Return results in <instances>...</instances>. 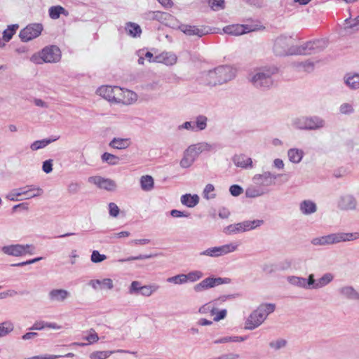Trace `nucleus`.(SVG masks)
I'll use <instances>...</instances> for the list:
<instances>
[{
  "label": "nucleus",
  "instance_id": "f257e3e1",
  "mask_svg": "<svg viewBox=\"0 0 359 359\" xmlns=\"http://www.w3.org/2000/svg\"><path fill=\"white\" fill-rule=\"evenodd\" d=\"M236 69L229 65L218 66L201 74V83L205 86H215L225 83L236 76Z\"/></svg>",
  "mask_w": 359,
  "mask_h": 359
},
{
  "label": "nucleus",
  "instance_id": "f03ea898",
  "mask_svg": "<svg viewBox=\"0 0 359 359\" xmlns=\"http://www.w3.org/2000/svg\"><path fill=\"white\" fill-rule=\"evenodd\" d=\"M278 72V69L274 65L261 67L252 76L250 81L255 88L267 90L273 86L274 82L272 76Z\"/></svg>",
  "mask_w": 359,
  "mask_h": 359
},
{
  "label": "nucleus",
  "instance_id": "7ed1b4c3",
  "mask_svg": "<svg viewBox=\"0 0 359 359\" xmlns=\"http://www.w3.org/2000/svg\"><path fill=\"white\" fill-rule=\"evenodd\" d=\"M275 309L276 305L272 303L260 304L247 318L245 323V328L250 330L257 328L262 324L270 313L275 311Z\"/></svg>",
  "mask_w": 359,
  "mask_h": 359
},
{
  "label": "nucleus",
  "instance_id": "20e7f679",
  "mask_svg": "<svg viewBox=\"0 0 359 359\" xmlns=\"http://www.w3.org/2000/svg\"><path fill=\"white\" fill-rule=\"evenodd\" d=\"M61 50L55 45L43 48L37 54H34L30 60L34 64L56 63L61 59Z\"/></svg>",
  "mask_w": 359,
  "mask_h": 359
},
{
  "label": "nucleus",
  "instance_id": "39448f33",
  "mask_svg": "<svg viewBox=\"0 0 359 359\" xmlns=\"http://www.w3.org/2000/svg\"><path fill=\"white\" fill-rule=\"evenodd\" d=\"M292 125L301 130H317L325 126V121L318 116H301L295 118Z\"/></svg>",
  "mask_w": 359,
  "mask_h": 359
},
{
  "label": "nucleus",
  "instance_id": "423d86ee",
  "mask_svg": "<svg viewBox=\"0 0 359 359\" xmlns=\"http://www.w3.org/2000/svg\"><path fill=\"white\" fill-rule=\"evenodd\" d=\"M327 46V41L323 39H318L295 46V50L292 53L294 55H311L323 50Z\"/></svg>",
  "mask_w": 359,
  "mask_h": 359
},
{
  "label": "nucleus",
  "instance_id": "0eeeda50",
  "mask_svg": "<svg viewBox=\"0 0 359 359\" xmlns=\"http://www.w3.org/2000/svg\"><path fill=\"white\" fill-rule=\"evenodd\" d=\"M291 38L284 36L278 37L273 44V52L278 56L293 55L295 46H290Z\"/></svg>",
  "mask_w": 359,
  "mask_h": 359
},
{
  "label": "nucleus",
  "instance_id": "6e6552de",
  "mask_svg": "<svg viewBox=\"0 0 359 359\" xmlns=\"http://www.w3.org/2000/svg\"><path fill=\"white\" fill-rule=\"evenodd\" d=\"M238 245L236 243H231L220 246H215L209 248L200 252L201 256H208L211 257H218L222 255H227L230 252L236 251Z\"/></svg>",
  "mask_w": 359,
  "mask_h": 359
},
{
  "label": "nucleus",
  "instance_id": "1a4fd4ad",
  "mask_svg": "<svg viewBox=\"0 0 359 359\" xmlns=\"http://www.w3.org/2000/svg\"><path fill=\"white\" fill-rule=\"evenodd\" d=\"M1 250L6 255L20 257L27 254L33 255L34 253L35 248L33 245L14 244L4 246Z\"/></svg>",
  "mask_w": 359,
  "mask_h": 359
},
{
  "label": "nucleus",
  "instance_id": "9d476101",
  "mask_svg": "<svg viewBox=\"0 0 359 359\" xmlns=\"http://www.w3.org/2000/svg\"><path fill=\"white\" fill-rule=\"evenodd\" d=\"M231 282V280L229 278L208 277L203 279L199 283L196 284L194 286V290L196 292H201L217 285L229 284Z\"/></svg>",
  "mask_w": 359,
  "mask_h": 359
},
{
  "label": "nucleus",
  "instance_id": "9b49d317",
  "mask_svg": "<svg viewBox=\"0 0 359 359\" xmlns=\"http://www.w3.org/2000/svg\"><path fill=\"white\" fill-rule=\"evenodd\" d=\"M43 30L41 23H33L20 30L19 37L22 42H27L38 37Z\"/></svg>",
  "mask_w": 359,
  "mask_h": 359
},
{
  "label": "nucleus",
  "instance_id": "f8f14e48",
  "mask_svg": "<svg viewBox=\"0 0 359 359\" xmlns=\"http://www.w3.org/2000/svg\"><path fill=\"white\" fill-rule=\"evenodd\" d=\"M122 89L118 86H102L97 88V93L111 102H121V99L117 97V95L121 92Z\"/></svg>",
  "mask_w": 359,
  "mask_h": 359
},
{
  "label": "nucleus",
  "instance_id": "ddd939ff",
  "mask_svg": "<svg viewBox=\"0 0 359 359\" xmlns=\"http://www.w3.org/2000/svg\"><path fill=\"white\" fill-rule=\"evenodd\" d=\"M280 175H274L271 172L266 171L263 172L262 174H256L253 178L252 181L255 184V185L259 186L260 187H263L265 189H269L268 187L275 184L276 180Z\"/></svg>",
  "mask_w": 359,
  "mask_h": 359
},
{
  "label": "nucleus",
  "instance_id": "4468645a",
  "mask_svg": "<svg viewBox=\"0 0 359 359\" xmlns=\"http://www.w3.org/2000/svg\"><path fill=\"white\" fill-rule=\"evenodd\" d=\"M235 297H236L235 294L222 295V296L219 297L218 298L211 301L210 302L205 304L203 306H201L198 309V312L201 314H206L208 312H210L211 314H214L215 313V311H216L215 307L217 306L226 302L228 299H231Z\"/></svg>",
  "mask_w": 359,
  "mask_h": 359
},
{
  "label": "nucleus",
  "instance_id": "2eb2a0df",
  "mask_svg": "<svg viewBox=\"0 0 359 359\" xmlns=\"http://www.w3.org/2000/svg\"><path fill=\"white\" fill-rule=\"evenodd\" d=\"M358 202L352 194L341 196L337 203V207L344 211L355 210L357 208Z\"/></svg>",
  "mask_w": 359,
  "mask_h": 359
},
{
  "label": "nucleus",
  "instance_id": "dca6fc26",
  "mask_svg": "<svg viewBox=\"0 0 359 359\" xmlns=\"http://www.w3.org/2000/svg\"><path fill=\"white\" fill-rule=\"evenodd\" d=\"M149 18L157 20L166 26L173 27L175 25V18L170 13L162 11H151L149 13Z\"/></svg>",
  "mask_w": 359,
  "mask_h": 359
},
{
  "label": "nucleus",
  "instance_id": "f3484780",
  "mask_svg": "<svg viewBox=\"0 0 359 359\" xmlns=\"http://www.w3.org/2000/svg\"><path fill=\"white\" fill-rule=\"evenodd\" d=\"M88 182L97 185L100 189L107 191H113L116 188V183L114 180L100 176L90 177Z\"/></svg>",
  "mask_w": 359,
  "mask_h": 359
},
{
  "label": "nucleus",
  "instance_id": "a211bd4d",
  "mask_svg": "<svg viewBox=\"0 0 359 359\" xmlns=\"http://www.w3.org/2000/svg\"><path fill=\"white\" fill-rule=\"evenodd\" d=\"M178 29L187 36H197L198 37H202L203 36L208 34L209 32L205 29H200L197 26L190 25L187 24H180L177 26Z\"/></svg>",
  "mask_w": 359,
  "mask_h": 359
},
{
  "label": "nucleus",
  "instance_id": "6ab92c4d",
  "mask_svg": "<svg viewBox=\"0 0 359 359\" xmlns=\"http://www.w3.org/2000/svg\"><path fill=\"white\" fill-rule=\"evenodd\" d=\"M287 281L292 285L297 286L304 289H311L312 275H309L308 278L298 277V276H289Z\"/></svg>",
  "mask_w": 359,
  "mask_h": 359
},
{
  "label": "nucleus",
  "instance_id": "aec40b11",
  "mask_svg": "<svg viewBox=\"0 0 359 359\" xmlns=\"http://www.w3.org/2000/svg\"><path fill=\"white\" fill-rule=\"evenodd\" d=\"M311 243L316 246L337 244L336 233H332L328 235L313 238L311 241Z\"/></svg>",
  "mask_w": 359,
  "mask_h": 359
},
{
  "label": "nucleus",
  "instance_id": "412c9836",
  "mask_svg": "<svg viewBox=\"0 0 359 359\" xmlns=\"http://www.w3.org/2000/svg\"><path fill=\"white\" fill-rule=\"evenodd\" d=\"M223 31L227 34L239 36L249 32L250 29L248 25L235 24L224 27Z\"/></svg>",
  "mask_w": 359,
  "mask_h": 359
},
{
  "label": "nucleus",
  "instance_id": "4be33fe9",
  "mask_svg": "<svg viewBox=\"0 0 359 359\" xmlns=\"http://www.w3.org/2000/svg\"><path fill=\"white\" fill-rule=\"evenodd\" d=\"M312 275V285L311 289H319L328 285L333 280L334 276L331 273H325L321 278L318 280L314 279V275Z\"/></svg>",
  "mask_w": 359,
  "mask_h": 359
},
{
  "label": "nucleus",
  "instance_id": "5701e85b",
  "mask_svg": "<svg viewBox=\"0 0 359 359\" xmlns=\"http://www.w3.org/2000/svg\"><path fill=\"white\" fill-rule=\"evenodd\" d=\"M69 296V292L65 289H53L48 293V298L52 302H64Z\"/></svg>",
  "mask_w": 359,
  "mask_h": 359
},
{
  "label": "nucleus",
  "instance_id": "b1692460",
  "mask_svg": "<svg viewBox=\"0 0 359 359\" xmlns=\"http://www.w3.org/2000/svg\"><path fill=\"white\" fill-rule=\"evenodd\" d=\"M344 83L352 90L359 89V74L346 73L344 76Z\"/></svg>",
  "mask_w": 359,
  "mask_h": 359
},
{
  "label": "nucleus",
  "instance_id": "393cba45",
  "mask_svg": "<svg viewBox=\"0 0 359 359\" xmlns=\"http://www.w3.org/2000/svg\"><path fill=\"white\" fill-rule=\"evenodd\" d=\"M232 161L237 167L245 169L252 168L253 167L252 158L247 157L244 154L235 155Z\"/></svg>",
  "mask_w": 359,
  "mask_h": 359
},
{
  "label": "nucleus",
  "instance_id": "a878e982",
  "mask_svg": "<svg viewBox=\"0 0 359 359\" xmlns=\"http://www.w3.org/2000/svg\"><path fill=\"white\" fill-rule=\"evenodd\" d=\"M269 191V189L260 187L259 186L257 185L251 186L246 189L245 196L248 198H256L266 194Z\"/></svg>",
  "mask_w": 359,
  "mask_h": 359
},
{
  "label": "nucleus",
  "instance_id": "bb28decb",
  "mask_svg": "<svg viewBox=\"0 0 359 359\" xmlns=\"http://www.w3.org/2000/svg\"><path fill=\"white\" fill-rule=\"evenodd\" d=\"M16 190H18V193H20L19 196H22L23 194H27L28 193H29L32 191H36V194H33L29 196L27 198V199L40 196L43 193V191L41 188L36 187L35 185H33V184L27 185L25 187H20L19 189H16Z\"/></svg>",
  "mask_w": 359,
  "mask_h": 359
},
{
  "label": "nucleus",
  "instance_id": "cd10ccee",
  "mask_svg": "<svg viewBox=\"0 0 359 359\" xmlns=\"http://www.w3.org/2000/svg\"><path fill=\"white\" fill-rule=\"evenodd\" d=\"M131 140L130 138L114 137L109 142V145L111 148L116 149H125L130 147Z\"/></svg>",
  "mask_w": 359,
  "mask_h": 359
},
{
  "label": "nucleus",
  "instance_id": "c85d7f7f",
  "mask_svg": "<svg viewBox=\"0 0 359 359\" xmlns=\"http://www.w3.org/2000/svg\"><path fill=\"white\" fill-rule=\"evenodd\" d=\"M211 147V145L206 142H201L189 146L187 149L189 152H191L196 157V156L203 151H210Z\"/></svg>",
  "mask_w": 359,
  "mask_h": 359
},
{
  "label": "nucleus",
  "instance_id": "c756f323",
  "mask_svg": "<svg viewBox=\"0 0 359 359\" xmlns=\"http://www.w3.org/2000/svg\"><path fill=\"white\" fill-rule=\"evenodd\" d=\"M299 209L304 215H311L316 212L317 207L314 202L305 200L300 203Z\"/></svg>",
  "mask_w": 359,
  "mask_h": 359
},
{
  "label": "nucleus",
  "instance_id": "7c9ffc66",
  "mask_svg": "<svg viewBox=\"0 0 359 359\" xmlns=\"http://www.w3.org/2000/svg\"><path fill=\"white\" fill-rule=\"evenodd\" d=\"M199 202V197L196 194H186L182 196L181 203L188 208L195 207Z\"/></svg>",
  "mask_w": 359,
  "mask_h": 359
},
{
  "label": "nucleus",
  "instance_id": "2f4dec72",
  "mask_svg": "<svg viewBox=\"0 0 359 359\" xmlns=\"http://www.w3.org/2000/svg\"><path fill=\"white\" fill-rule=\"evenodd\" d=\"M336 236L337 243H339L341 242L353 241L359 239V232H337Z\"/></svg>",
  "mask_w": 359,
  "mask_h": 359
},
{
  "label": "nucleus",
  "instance_id": "473e14b6",
  "mask_svg": "<svg viewBox=\"0 0 359 359\" xmlns=\"http://www.w3.org/2000/svg\"><path fill=\"white\" fill-rule=\"evenodd\" d=\"M59 136L54 137H50L46 139H43L40 140L34 141L31 145L30 149L32 151H36L40 149H43L46 147L49 144L59 139Z\"/></svg>",
  "mask_w": 359,
  "mask_h": 359
},
{
  "label": "nucleus",
  "instance_id": "72a5a7b5",
  "mask_svg": "<svg viewBox=\"0 0 359 359\" xmlns=\"http://www.w3.org/2000/svg\"><path fill=\"white\" fill-rule=\"evenodd\" d=\"M126 33L132 37H140L142 33L140 26L135 22H127L125 27Z\"/></svg>",
  "mask_w": 359,
  "mask_h": 359
},
{
  "label": "nucleus",
  "instance_id": "f704fd0d",
  "mask_svg": "<svg viewBox=\"0 0 359 359\" xmlns=\"http://www.w3.org/2000/svg\"><path fill=\"white\" fill-rule=\"evenodd\" d=\"M287 156L292 163H298L304 156V151L296 148L290 149L287 151Z\"/></svg>",
  "mask_w": 359,
  "mask_h": 359
},
{
  "label": "nucleus",
  "instance_id": "c9c22d12",
  "mask_svg": "<svg viewBox=\"0 0 359 359\" xmlns=\"http://www.w3.org/2000/svg\"><path fill=\"white\" fill-rule=\"evenodd\" d=\"M339 292L348 299L359 300V293L351 286H346L340 288Z\"/></svg>",
  "mask_w": 359,
  "mask_h": 359
},
{
  "label": "nucleus",
  "instance_id": "e433bc0d",
  "mask_svg": "<svg viewBox=\"0 0 359 359\" xmlns=\"http://www.w3.org/2000/svg\"><path fill=\"white\" fill-rule=\"evenodd\" d=\"M245 232L242 222L230 224L224 229V233L226 235H233Z\"/></svg>",
  "mask_w": 359,
  "mask_h": 359
},
{
  "label": "nucleus",
  "instance_id": "4c0bfd02",
  "mask_svg": "<svg viewBox=\"0 0 359 359\" xmlns=\"http://www.w3.org/2000/svg\"><path fill=\"white\" fill-rule=\"evenodd\" d=\"M195 155L192 154L191 152L188 151L187 149L184 154V156L180 161V165L182 168H189L195 161Z\"/></svg>",
  "mask_w": 359,
  "mask_h": 359
},
{
  "label": "nucleus",
  "instance_id": "58836bf2",
  "mask_svg": "<svg viewBox=\"0 0 359 359\" xmlns=\"http://www.w3.org/2000/svg\"><path fill=\"white\" fill-rule=\"evenodd\" d=\"M141 188L144 191H151L154 188V179L150 175H144L140 178Z\"/></svg>",
  "mask_w": 359,
  "mask_h": 359
},
{
  "label": "nucleus",
  "instance_id": "ea45409f",
  "mask_svg": "<svg viewBox=\"0 0 359 359\" xmlns=\"http://www.w3.org/2000/svg\"><path fill=\"white\" fill-rule=\"evenodd\" d=\"M19 25L18 24H13L8 25L7 29L3 32V40L4 42H8L15 34Z\"/></svg>",
  "mask_w": 359,
  "mask_h": 359
},
{
  "label": "nucleus",
  "instance_id": "a19ab883",
  "mask_svg": "<svg viewBox=\"0 0 359 359\" xmlns=\"http://www.w3.org/2000/svg\"><path fill=\"white\" fill-rule=\"evenodd\" d=\"M48 12L50 18L53 20L59 18L61 14L67 13V11L61 6H51Z\"/></svg>",
  "mask_w": 359,
  "mask_h": 359
},
{
  "label": "nucleus",
  "instance_id": "79ce46f5",
  "mask_svg": "<svg viewBox=\"0 0 359 359\" xmlns=\"http://www.w3.org/2000/svg\"><path fill=\"white\" fill-rule=\"evenodd\" d=\"M248 339V336L240 337V336H231L224 337L214 341L215 344H224L227 342H240L243 341Z\"/></svg>",
  "mask_w": 359,
  "mask_h": 359
},
{
  "label": "nucleus",
  "instance_id": "37998d69",
  "mask_svg": "<svg viewBox=\"0 0 359 359\" xmlns=\"http://www.w3.org/2000/svg\"><path fill=\"white\" fill-rule=\"evenodd\" d=\"M208 118L204 115H199L196 118L194 123L195 131H201L207 127Z\"/></svg>",
  "mask_w": 359,
  "mask_h": 359
},
{
  "label": "nucleus",
  "instance_id": "c03bdc74",
  "mask_svg": "<svg viewBox=\"0 0 359 359\" xmlns=\"http://www.w3.org/2000/svg\"><path fill=\"white\" fill-rule=\"evenodd\" d=\"M116 353H117L116 350L94 351L90 354L89 357L90 359H106Z\"/></svg>",
  "mask_w": 359,
  "mask_h": 359
},
{
  "label": "nucleus",
  "instance_id": "a18cd8bd",
  "mask_svg": "<svg viewBox=\"0 0 359 359\" xmlns=\"http://www.w3.org/2000/svg\"><path fill=\"white\" fill-rule=\"evenodd\" d=\"M101 158L102 161L107 162L109 165H116L118 164L120 158L118 156L111 154L108 152H104Z\"/></svg>",
  "mask_w": 359,
  "mask_h": 359
},
{
  "label": "nucleus",
  "instance_id": "49530a36",
  "mask_svg": "<svg viewBox=\"0 0 359 359\" xmlns=\"http://www.w3.org/2000/svg\"><path fill=\"white\" fill-rule=\"evenodd\" d=\"M14 329V325L11 321H5L0 323V338L6 336Z\"/></svg>",
  "mask_w": 359,
  "mask_h": 359
},
{
  "label": "nucleus",
  "instance_id": "de8ad7c7",
  "mask_svg": "<svg viewBox=\"0 0 359 359\" xmlns=\"http://www.w3.org/2000/svg\"><path fill=\"white\" fill-rule=\"evenodd\" d=\"M186 280L187 282H196L203 277V273L202 271L198 270L191 271L188 273L185 274Z\"/></svg>",
  "mask_w": 359,
  "mask_h": 359
},
{
  "label": "nucleus",
  "instance_id": "09e8293b",
  "mask_svg": "<svg viewBox=\"0 0 359 359\" xmlns=\"http://www.w3.org/2000/svg\"><path fill=\"white\" fill-rule=\"evenodd\" d=\"M159 289L157 285H144L142 287L140 294L144 297H150L154 292Z\"/></svg>",
  "mask_w": 359,
  "mask_h": 359
},
{
  "label": "nucleus",
  "instance_id": "8fccbe9b",
  "mask_svg": "<svg viewBox=\"0 0 359 359\" xmlns=\"http://www.w3.org/2000/svg\"><path fill=\"white\" fill-rule=\"evenodd\" d=\"M215 187L212 184H208L203 192V197L207 200L213 199L216 197V194H214Z\"/></svg>",
  "mask_w": 359,
  "mask_h": 359
},
{
  "label": "nucleus",
  "instance_id": "3c124183",
  "mask_svg": "<svg viewBox=\"0 0 359 359\" xmlns=\"http://www.w3.org/2000/svg\"><path fill=\"white\" fill-rule=\"evenodd\" d=\"M167 282L176 285L184 284L187 283L186 276L184 273L178 274L168 278Z\"/></svg>",
  "mask_w": 359,
  "mask_h": 359
},
{
  "label": "nucleus",
  "instance_id": "603ef678",
  "mask_svg": "<svg viewBox=\"0 0 359 359\" xmlns=\"http://www.w3.org/2000/svg\"><path fill=\"white\" fill-rule=\"evenodd\" d=\"M154 257V255H140L137 256H132V257H129L128 258L120 259H118V262L123 263V262L134 261V260L147 259L152 258Z\"/></svg>",
  "mask_w": 359,
  "mask_h": 359
},
{
  "label": "nucleus",
  "instance_id": "864d4df0",
  "mask_svg": "<svg viewBox=\"0 0 359 359\" xmlns=\"http://www.w3.org/2000/svg\"><path fill=\"white\" fill-rule=\"evenodd\" d=\"M143 55L144 58L147 59L149 62H161L162 60H164L163 55L154 56L153 54L149 51H147L145 53H143Z\"/></svg>",
  "mask_w": 359,
  "mask_h": 359
},
{
  "label": "nucleus",
  "instance_id": "5fc2aeb1",
  "mask_svg": "<svg viewBox=\"0 0 359 359\" xmlns=\"http://www.w3.org/2000/svg\"><path fill=\"white\" fill-rule=\"evenodd\" d=\"M286 345L287 341L283 339H278L269 343V346L274 350H279L284 348Z\"/></svg>",
  "mask_w": 359,
  "mask_h": 359
},
{
  "label": "nucleus",
  "instance_id": "6e6d98bb",
  "mask_svg": "<svg viewBox=\"0 0 359 359\" xmlns=\"http://www.w3.org/2000/svg\"><path fill=\"white\" fill-rule=\"evenodd\" d=\"M142 286L139 281L134 280L131 283L128 292L130 294H140Z\"/></svg>",
  "mask_w": 359,
  "mask_h": 359
},
{
  "label": "nucleus",
  "instance_id": "4d7b16f0",
  "mask_svg": "<svg viewBox=\"0 0 359 359\" xmlns=\"http://www.w3.org/2000/svg\"><path fill=\"white\" fill-rule=\"evenodd\" d=\"M106 259L107 256L105 255L100 254L97 250H93L90 257V259L93 263H100Z\"/></svg>",
  "mask_w": 359,
  "mask_h": 359
},
{
  "label": "nucleus",
  "instance_id": "13d9d810",
  "mask_svg": "<svg viewBox=\"0 0 359 359\" xmlns=\"http://www.w3.org/2000/svg\"><path fill=\"white\" fill-rule=\"evenodd\" d=\"M208 4L214 11H219L224 8V0H208Z\"/></svg>",
  "mask_w": 359,
  "mask_h": 359
},
{
  "label": "nucleus",
  "instance_id": "bf43d9fd",
  "mask_svg": "<svg viewBox=\"0 0 359 359\" xmlns=\"http://www.w3.org/2000/svg\"><path fill=\"white\" fill-rule=\"evenodd\" d=\"M108 206L109 215L113 217H116L120 212L118 205L115 203L111 202L109 203Z\"/></svg>",
  "mask_w": 359,
  "mask_h": 359
},
{
  "label": "nucleus",
  "instance_id": "052dcab7",
  "mask_svg": "<svg viewBox=\"0 0 359 359\" xmlns=\"http://www.w3.org/2000/svg\"><path fill=\"white\" fill-rule=\"evenodd\" d=\"M297 66L299 67H302L304 69V70L307 72H311L314 69V63L309 60L299 62V63H298Z\"/></svg>",
  "mask_w": 359,
  "mask_h": 359
},
{
  "label": "nucleus",
  "instance_id": "680f3d73",
  "mask_svg": "<svg viewBox=\"0 0 359 359\" xmlns=\"http://www.w3.org/2000/svg\"><path fill=\"white\" fill-rule=\"evenodd\" d=\"M339 111L343 114H351L353 113L354 109L351 104L348 103H344L340 106Z\"/></svg>",
  "mask_w": 359,
  "mask_h": 359
},
{
  "label": "nucleus",
  "instance_id": "e2e57ef3",
  "mask_svg": "<svg viewBox=\"0 0 359 359\" xmlns=\"http://www.w3.org/2000/svg\"><path fill=\"white\" fill-rule=\"evenodd\" d=\"M42 259H43V257H35L34 259H29V260H27L25 262H19V263H16V264H11V266H23L36 263V262L41 260Z\"/></svg>",
  "mask_w": 359,
  "mask_h": 359
},
{
  "label": "nucleus",
  "instance_id": "0e129e2a",
  "mask_svg": "<svg viewBox=\"0 0 359 359\" xmlns=\"http://www.w3.org/2000/svg\"><path fill=\"white\" fill-rule=\"evenodd\" d=\"M243 191V188L238 184L231 185L229 188V192L233 196H238Z\"/></svg>",
  "mask_w": 359,
  "mask_h": 359
},
{
  "label": "nucleus",
  "instance_id": "69168bd1",
  "mask_svg": "<svg viewBox=\"0 0 359 359\" xmlns=\"http://www.w3.org/2000/svg\"><path fill=\"white\" fill-rule=\"evenodd\" d=\"M42 170L46 174H48L53 170V160L48 159L43 163Z\"/></svg>",
  "mask_w": 359,
  "mask_h": 359
},
{
  "label": "nucleus",
  "instance_id": "338daca9",
  "mask_svg": "<svg viewBox=\"0 0 359 359\" xmlns=\"http://www.w3.org/2000/svg\"><path fill=\"white\" fill-rule=\"evenodd\" d=\"M85 339L89 341V344H93L98 341L99 337L95 331L93 329L90 330V333L85 337Z\"/></svg>",
  "mask_w": 359,
  "mask_h": 359
},
{
  "label": "nucleus",
  "instance_id": "774afa93",
  "mask_svg": "<svg viewBox=\"0 0 359 359\" xmlns=\"http://www.w3.org/2000/svg\"><path fill=\"white\" fill-rule=\"evenodd\" d=\"M170 215L173 217H189L190 213L174 209L170 211Z\"/></svg>",
  "mask_w": 359,
  "mask_h": 359
}]
</instances>
